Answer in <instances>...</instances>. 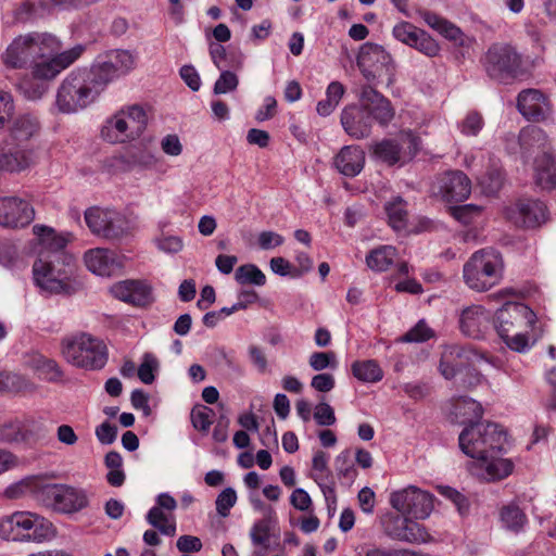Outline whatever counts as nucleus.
I'll return each instance as SVG.
<instances>
[{
    "label": "nucleus",
    "instance_id": "1",
    "mask_svg": "<svg viewBox=\"0 0 556 556\" xmlns=\"http://www.w3.org/2000/svg\"><path fill=\"white\" fill-rule=\"evenodd\" d=\"M33 231L37 240L34 248L37 258L33 264L35 285L48 294L73 293L74 257L65 251L73 236L45 225H35Z\"/></svg>",
    "mask_w": 556,
    "mask_h": 556
},
{
    "label": "nucleus",
    "instance_id": "2",
    "mask_svg": "<svg viewBox=\"0 0 556 556\" xmlns=\"http://www.w3.org/2000/svg\"><path fill=\"white\" fill-rule=\"evenodd\" d=\"M460 450L473 460L469 465L472 475L485 481L508 477L513 463L497 456L506 442L504 429L494 422L470 424L459 434Z\"/></svg>",
    "mask_w": 556,
    "mask_h": 556
},
{
    "label": "nucleus",
    "instance_id": "3",
    "mask_svg": "<svg viewBox=\"0 0 556 556\" xmlns=\"http://www.w3.org/2000/svg\"><path fill=\"white\" fill-rule=\"evenodd\" d=\"M536 316L523 303L506 302L495 314L494 326L506 345L518 353L528 352L541 338L534 327Z\"/></svg>",
    "mask_w": 556,
    "mask_h": 556
},
{
    "label": "nucleus",
    "instance_id": "4",
    "mask_svg": "<svg viewBox=\"0 0 556 556\" xmlns=\"http://www.w3.org/2000/svg\"><path fill=\"white\" fill-rule=\"evenodd\" d=\"M100 138L106 143L129 149V155L123 157L127 163H136L139 154V105L124 106L109 116L101 125Z\"/></svg>",
    "mask_w": 556,
    "mask_h": 556
},
{
    "label": "nucleus",
    "instance_id": "5",
    "mask_svg": "<svg viewBox=\"0 0 556 556\" xmlns=\"http://www.w3.org/2000/svg\"><path fill=\"white\" fill-rule=\"evenodd\" d=\"M504 262L494 249L475 252L464 264L463 278L466 286L477 292H485L503 279Z\"/></svg>",
    "mask_w": 556,
    "mask_h": 556
},
{
    "label": "nucleus",
    "instance_id": "6",
    "mask_svg": "<svg viewBox=\"0 0 556 556\" xmlns=\"http://www.w3.org/2000/svg\"><path fill=\"white\" fill-rule=\"evenodd\" d=\"M100 93V88L88 72H72L58 89L55 105L61 113H76L93 103Z\"/></svg>",
    "mask_w": 556,
    "mask_h": 556
},
{
    "label": "nucleus",
    "instance_id": "7",
    "mask_svg": "<svg viewBox=\"0 0 556 556\" xmlns=\"http://www.w3.org/2000/svg\"><path fill=\"white\" fill-rule=\"evenodd\" d=\"M61 354L68 364L87 370L101 369L108 361L104 342L85 332L64 338Z\"/></svg>",
    "mask_w": 556,
    "mask_h": 556
},
{
    "label": "nucleus",
    "instance_id": "8",
    "mask_svg": "<svg viewBox=\"0 0 556 556\" xmlns=\"http://www.w3.org/2000/svg\"><path fill=\"white\" fill-rule=\"evenodd\" d=\"M54 535L52 522L30 511H15L0 520V536L9 541L40 543Z\"/></svg>",
    "mask_w": 556,
    "mask_h": 556
},
{
    "label": "nucleus",
    "instance_id": "9",
    "mask_svg": "<svg viewBox=\"0 0 556 556\" xmlns=\"http://www.w3.org/2000/svg\"><path fill=\"white\" fill-rule=\"evenodd\" d=\"M36 498L43 506L60 514H75L89 506V494L81 488L48 483L37 488Z\"/></svg>",
    "mask_w": 556,
    "mask_h": 556
},
{
    "label": "nucleus",
    "instance_id": "10",
    "mask_svg": "<svg viewBox=\"0 0 556 556\" xmlns=\"http://www.w3.org/2000/svg\"><path fill=\"white\" fill-rule=\"evenodd\" d=\"M90 231L109 241H122L134 235V226L125 214L110 208L90 207L85 212Z\"/></svg>",
    "mask_w": 556,
    "mask_h": 556
},
{
    "label": "nucleus",
    "instance_id": "11",
    "mask_svg": "<svg viewBox=\"0 0 556 556\" xmlns=\"http://www.w3.org/2000/svg\"><path fill=\"white\" fill-rule=\"evenodd\" d=\"M390 504L402 515L414 519H427L434 507L433 495L414 485L391 493Z\"/></svg>",
    "mask_w": 556,
    "mask_h": 556
},
{
    "label": "nucleus",
    "instance_id": "12",
    "mask_svg": "<svg viewBox=\"0 0 556 556\" xmlns=\"http://www.w3.org/2000/svg\"><path fill=\"white\" fill-rule=\"evenodd\" d=\"M135 58L127 50L110 51L89 73L102 92L106 86L134 68Z\"/></svg>",
    "mask_w": 556,
    "mask_h": 556
},
{
    "label": "nucleus",
    "instance_id": "13",
    "mask_svg": "<svg viewBox=\"0 0 556 556\" xmlns=\"http://www.w3.org/2000/svg\"><path fill=\"white\" fill-rule=\"evenodd\" d=\"M84 52V47L77 45L68 50H61L51 55L42 56L34 61L29 66V73L35 78L50 81L54 79L62 71L72 65Z\"/></svg>",
    "mask_w": 556,
    "mask_h": 556
},
{
    "label": "nucleus",
    "instance_id": "14",
    "mask_svg": "<svg viewBox=\"0 0 556 556\" xmlns=\"http://www.w3.org/2000/svg\"><path fill=\"white\" fill-rule=\"evenodd\" d=\"M519 63V55L511 46L506 43L492 45L483 58V65L488 75L497 80L516 72Z\"/></svg>",
    "mask_w": 556,
    "mask_h": 556
},
{
    "label": "nucleus",
    "instance_id": "15",
    "mask_svg": "<svg viewBox=\"0 0 556 556\" xmlns=\"http://www.w3.org/2000/svg\"><path fill=\"white\" fill-rule=\"evenodd\" d=\"M358 104L374 123L386 126L394 117V109L389 99L370 85H364L358 92Z\"/></svg>",
    "mask_w": 556,
    "mask_h": 556
},
{
    "label": "nucleus",
    "instance_id": "16",
    "mask_svg": "<svg viewBox=\"0 0 556 556\" xmlns=\"http://www.w3.org/2000/svg\"><path fill=\"white\" fill-rule=\"evenodd\" d=\"M506 216L517 226L534 228L547 220L546 205L536 199H520L506 210Z\"/></svg>",
    "mask_w": 556,
    "mask_h": 556
},
{
    "label": "nucleus",
    "instance_id": "17",
    "mask_svg": "<svg viewBox=\"0 0 556 556\" xmlns=\"http://www.w3.org/2000/svg\"><path fill=\"white\" fill-rule=\"evenodd\" d=\"M386 534L397 541L407 543H426L430 535L426 528L409 516H391L384 521Z\"/></svg>",
    "mask_w": 556,
    "mask_h": 556
},
{
    "label": "nucleus",
    "instance_id": "18",
    "mask_svg": "<svg viewBox=\"0 0 556 556\" xmlns=\"http://www.w3.org/2000/svg\"><path fill=\"white\" fill-rule=\"evenodd\" d=\"M391 65V55L376 43H365L357 55V66L368 83L374 81L383 71L389 72Z\"/></svg>",
    "mask_w": 556,
    "mask_h": 556
},
{
    "label": "nucleus",
    "instance_id": "19",
    "mask_svg": "<svg viewBox=\"0 0 556 556\" xmlns=\"http://www.w3.org/2000/svg\"><path fill=\"white\" fill-rule=\"evenodd\" d=\"M34 162V150L29 144H21L5 138L0 143V170L20 173Z\"/></svg>",
    "mask_w": 556,
    "mask_h": 556
},
{
    "label": "nucleus",
    "instance_id": "20",
    "mask_svg": "<svg viewBox=\"0 0 556 556\" xmlns=\"http://www.w3.org/2000/svg\"><path fill=\"white\" fill-rule=\"evenodd\" d=\"M35 217L33 206L18 197L0 198V226L22 228L29 225Z\"/></svg>",
    "mask_w": 556,
    "mask_h": 556
},
{
    "label": "nucleus",
    "instance_id": "21",
    "mask_svg": "<svg viewBox=\"0 0 556 556\" xmlns=\"http://www.w3.org/2000/svg\"><path fill=\"white\" fill-rule=\"evenodd\" d=\"M392 34L399 41L415 48L428 56H435L440 51V46L428 33L408 22L396 24L393 27Z\"/></svg>",
    "mask_w": 556,
    "mask_h": 556
},
{
    "label": "nucleus",
    "instance_id": "22",
    "mask_svg": "<svg viewBox=\"0 0 556 556\" xmlns=\"http://www.w3.org/2000/svg\"><path fill=\"white\" fill-rule=\"evenodd\" d=\"M519 113L532 122H541L552 114V105L548 98L538 89H525L517 97Z\"/></svg>",
    "mask_w": 556,
    "mask_h": 556
},
{
    "label": "nucleus",
    "instance_id": "23",
    "mask_svg": "<svg viewBox=\"0 0 556 556\" xmlns=\"http://www.w3.org/2000/svg\"><path fill=\"white\" fill-rule=\"evenodd\" d=\"M84 262L89 271L101 277H111L123 267L119 256L105 248L89 249L84 254Z\"/></svg>",
    "mask_w": 556,
    "mask_h": 556
},
{
    "label": "nucleus",
    "instance_id": "24",
    "mask_svg": "<svg viewBox=\"0 0 556 556\" xmlns=\"http://www.w3.org/2000/svg\"><path fill=\"white\" fill-rule=\"evenodd\" d=\"M471 191V181L460 170L443 174L438 180V192L446 201L460 202L466 200Z\"/></svg>",
    "mask_w": 556,
    "mask_h": 556
},
{
    "label": "nucleus",
    "instance_id": "25",
    "mask_svg": "<svg viewBox=\"0 0 556 556\" xmlns=\"http://www.w3.org/2000/svg\"><path fill=\"white\" fill-rule=\"evenodd\" d=\"M277 518L273 509L260 520H256L250 529V539L254 546L253 556H264L270 549L271 539L276 538Z\"/></svg>",
    "mask_w": 556,
    "mask_h": 556
},
{
    "label": "nucleus",
    "instance_id": "26",
    "mask_svg": "<svg viewBox=\"0 0 556 556\" xmlns=\"http://www.w3.org/2000/svg\"><path fill=\"white\" fill-rule=\"evenodd\" d=\"M341 125L351 138L359 140L369 137L372 122L359 104H350L342 110Z\"/></svg>",
    "mask_w": 556,
    "mask_h": 556
},
{
    "label": "nucleus",
    "instance_id": "27",
    "mask_svg": "<svg viewBox=\"0 0 556 556\" xmlns=\"http://www.w3.org/2000/svg\"><path fill=\"white\" fill-rule=\"evenodd\" d=\"M490 318L489 312L481 305L466 307L459 318L460 330L470 338H481L490 327Z\"/></svg>",
    "mask_w": 556,
    "mask_h": 556
},
{
    "label": "nucleus",
    "instance_id": "28",
    "mask_svg": "<svg viewBox=\"0 0 556 556\" xmlns=\"http://www.w3.org/2000/svg\"><path fill=\"white\" fill-rule=\"evenodd\" d=\"M38 431L33 420H9L0 426V443H30L38 439Z\"/></svg>",
    "mask_w": 556,
    "mask_h": 556
},
{
    "label": "nucleus",
    "instance_id": "29",
    "mask_svg": "<svg viewBox=\"0 0 556 556\" xmlns=\"http://www.w3.org/2000/svg\"><path fill=\"white\" fill-rule=\"evenodd\" d=\"M365 152L358 146H345L333 157L334 168L345 177H355L364 168Z\"/></svg>",
    "mask_w": 556,
    "mask_h": 556
},
{
    "label": "nucleus",
    "instance_id": "30",
    "mask_svg": "<svg viewBox=\"0 0 556 556\" xmlns=\"http://www.w3.org/2000/svg\"><path fill=\"white\" fill-rule=\"evenodd\" d=\"M27 39L30 64L42 56L59 52L62 48L61 41L50 33H27Z\"/></svg>",
    "mask_w": 556,
    "mask_h": 556
},
{
    "label": "nucleus",
    "instance_id": "31",
    "mask_svg": "<svg viewBox=\"0 0 556 556\" xmlns=\"http://www.w3.org/2000/svg\"><path fill=\"white\" fill-rule=\"evenodd\" d=\"M414 144V138L409 135L401 136L395 139H384L372 146V152L376 157L389 165H393L402 160L403 151L406 146L410 148Z\"/></svg>",
    "mask_w": 556,
    "mask_h": 556
},
{
    "label": "nucleus",
    "instance_id": "32",
    "mask_svg": "<svg viewBox=\"0 0 556 556\" xmlns=\"http://www.w3.org/2000/svg\"><path fill=\"white\" fill-rule=\"evenodd\" d=\"M533 178L535 185L542 190L556 188V160L551 154L543 152L535 157Z\"/></svg>",
    "mask_w": 556,
    "mask_h": 556
},
{
    "label": "nucleus",
    "instance_id": "33",
    "mask_svg": "<svg viewBox=\"0 0 556 556\" xmlns=\"http://www.w3.org/2000/svg\"><path fill=\"white\" fill-rule=\"evenodd\" d=\"M27 43V34L15 37L1 55L3 64L9 68L28 67L30 61Z\"/></svg>",
    "mask_w": 556,
    "mask_h": 556
},
{
    "label": "nucleus",
    "instance_id": "34",
    "mask_svg": "<svg viewBox=\"0 0 556 556\" xmlns=\"http://www.w3.org/2000/svg\"><path fill=\"white\" fill-rule=\"evenodd\" d=\"M464 353V349L457 345H450L444 349L439 370L445 379L457 378L465 371L467 367L463 359Z\"/></svg>",
    "mask_w": 556,
    "mask_h": 556
},
{
    "label": "nucleus",
    "instance_id": "35",
    "mask_svg": "<svg viewBox=\"0 0 556 556\" xmlns=\"http://www.w3.org/2000/svg\"><path fill=\"white\" fill-rule=\"evenodd\" d=\"M38 128L39 124L35 116L22 114L14 121L7 138L21 144H29V139L38 131Z\"/></svg>",
    "mask_w": 556,
    "mask_h": 556
},
{
    "label": "nucleus",
    "instance_id": "36",
    "mask_svg": "<svg viewBox=\"0 0 556 556\" xmlns=\"http://www.w3.org/2000/svg\"><path fill=\"white\" fill-rule=\"evenodd\" d=\"M351 370L357 380L366 383H375L383 378V370L375 359L355 361Z\"/></svg>",
    "mask_w": 556,
    "mask_h": 556
},
{
    "label": "nucleus",
    "instance_id": "37",
    "mask_svg": "<svg viewBox=\"0 0 556 556\" xmlns=\"http://www.w3.org/2000/svg\"><path fill=\"white\" fill-rule=\"evenodd\" d=\"M147 521L156 528L161 534L174 536L176 534V521L170 513L153 506L147 514Z\"/></svg>",
    "mask_w": 556,
    "mask_h": 556
},
{
    "label": "nucleus",
    "instance_id": "38",
    "mask_svg": "<svg viewBox=\"0 0 556 556\" xmlns=\"http://www.w3.org/2000/svg\"><path fill=\"white\" fill-rule=\"evenodd\" d=\"M395 256V248L381 245L369 252L366 256V263L367 266L375 271H384L393 264Z\"/></svg>",
    "mask_w": 556,
    "mask_h": 556
},
{
    "label": "nucleus",
    "instance_id": "39",
    "mask_svg": "<svg viewBox=\"0 0 556 556\" xmlns=\"http://www.w3.org/2000/svg\"><path fill=\"white\" fill-rule=\"evenodd\" d=\"M451 414L457 421L463 424L473 418H480L482 415V407L477 401L460 396L454 401Z\"/></svg>",
    "mask_w": 556,
    "mask_h": 556
},
{
    "label": "nucleus",
    "instance_id": "40",
    "mask_svg": "<svg viewBox=\"0 0 556 556\" xmlns=\"http://www.w3.org/2000/svg\"><path fill=\"white\" fill-rule=\"evenodd\" d=\"M112 295L129 305L137 306L139 303V281L126 279L115 282L110 289Z\"/></svg>",
    "mask_w": 556,
    "mask_h": 556
},
{
    "label": "nucleus",
    "instance_id": "41",
    "mask_svg": "<svg viewBox=\"0 0 556 556\" xmlns=\"http://www.w3.org/2000/svg\"><path fill=\"white\" fill-rule=\"evenodd\" d=\"M422 18L429 27L433 28L450 40L456 41L460 39L463 35L462 30L457 26L435 13L426 11L422 13Z\"/></svg>",
    "mask_w": 556,
    "mask_h": 556
},
{
    "label": "nucleus",
    "instance_id": "42",
    "mask_svg": "<svg viewBox=\"0 0 556 556\" xmlns=\"http://www.w3.org/2000/svg\"><path fill=\"white\" fill-rule=\"evenodd\" d=\"M21 93L28 100H38L49 89V81L35 78L31 73L25 74L17 85Z\"/></svg>",
    "mask_w": 556,
    "mask_h": 556
},
{
    "label": "nucleus",
    "instance_id": "43",
    "mask_svg": "<svg viewBox=\"0 0 556 556\" xmlns=\"http://www.w3.org/2000/svg\"><path fill=\"white\" fill-rule=\"evenodd\" d=\"M386 212L390 226L396 230H403L407 225L406 204L402 198L397 197L386 203Z\"/></svg>",
    "mask_w": 556,
    "mask_h": 556
},
{
    "label": "nucleus",
    "instance_id": "44",
    "mask_svg": "<svg viewBox=\"0 0 556 556\" xmlns=\"http://www.w3.org/2000/svg\"><path fill=\"white\" fill-rule=\"evenodd\" d=\"M519 142L525 151L544 150L547 146V138L542 129L529 127L521 130Z\"/></svg>",
    "mask_w": 556,
    "mask_h": 556
},
{
    "label": "nucleus",
    "instance_id": "45",
    "mask_svg": "<svg viewBox=\"0 0 556 556\" xmlns=\"http://www.w3.org/2000/svg\"><path fill=\"white\" fill-rule=\"evenodd\" d=\"M235 279L240 285H254L261 287L266 283V276L264 273L253 264L239 266L236 269Z\"/></svg>",
    "mask_w": 556,
    "mask_h": 556
},
{
    "label": "nucleus",
    "instance_id": "46",
    "mask_svg": "<svg viewBox=\"0 0 556 556\" xmlns=\"http://www.w3.org/2000/svg\"><path fill=\"white\" fill-rule=\"evenodd\" d=\"M503 526L511 531H519L527 522L525 513L517 505H507L501 510Z\"/></svg>",
    "mask_w": 556,
    "mask_h": 556
},
{
    "label": "nucleus",
    "instance_id": "47",
    "mask_svg": "<svg viewBox=\"0 0 556 556\" xmlns=\"http://www.w3.org/2000/svg\"><path fill=\"white\" fill-rule=\"evenodd\" d=\"M154 244L161 252L166 254H177L182 251L185 247L181 237L164 233L154 239Z\"/></svg>",
    "mask_w": 556,
    "mask_h": 556
},
{
    "label": "nucleus",
    "instance_id": "48",
    "mask_svg": "<svg viewBox=\"0 0 556 556\" xmlns=\"http://www.w3.org/2000/svg\"><path fill=\"white\" fill-rule=\"evenodd\" d=\"M237 503V492L232 488L224 489L216 497V511L220 517H228L230 509Z\"/></svg>",
    "mask_w": 556,
    "mask_h": 556
},
{
    "label": "nucleus",
    "instance_id": "49",
    "mask_svg": "<svg viewBox=\"0 0 556 556\" xmlns=\"http://www.w3.org/2000/svg\"><path fill=\"white\" fill-rule=\"evenodd\" d=\"M308 365L315 371H321L327 368H336L338 365L333 352H314L308 357Z\"/></svg>",
    "mask_w": 556,
    "mask_h": 556
},
{
    "label": "nucleus",
    "instance_id": "50",
    "mask_svg": "<svg viewBox=\"0 0 556 556\" xmlns=\"http://www.w3.org/2000/svg\"><path fill=\"white\" fill-rule=\"evenodd\" d=\"M160 371V362L155 355L146 353L141 359V382L150 384Z\"/></svg>",
    "mask_w": 556,
    "mask_h": 556
},
{
    "label": "nucleus",
    "instance_id": "51",
    "mask_svg": "<svg viewBox=\"0 0 556 556\" xmlns=\"http://www.w3.org/2000/svg\"><path fill=\"white\" fill-rule=\"evenodd\" d=\"M313 480L318 484L323 492L329 515H333L337 509V495L334 482H325L320 475H314Z\"/></svg>",
    "mask_w": 556,
    "mask_h": 556
},
{
    "label": "nucleus",
    "instance_id": "52",
    "mask_svg": "<svg viewBox=\"0 0 556 556\" xmlns=\"http://www.w3.org/2000/svg\"><path fill=\"white\" fill-rule=\"evenodd\" d=\"M334 467L338 476L353 480L356 476L351 452L345 450L341 452L334 459Z\"/></svg>",
    "mask_w": 556,
    "mask_h": 556
},
{
    "label": "nucleus",
    "instance_id": "53",
    "mask_svg": "<svg viewBox=\"0 0 556 556\" xmlns=\"http://www.w3.org/2000/svg\"><path fill=\"white\" fill-rule=\"evenodd\" d=\"M239 84L238 77L235 73L223 71L215 81L214 93L224 94L237 89Z\"/></svg>",
    "mask_w": 556,
    "mask_h": 556
},
{
    "label": "nucleus",
    "instance_id": "54",
    "mask_svg": "<svg viewBox=\"0 0 556 556\" xmlns=\"http://www.w3.org/2000/svg\"><path fill=\"white\" fill-rule=\"evenodd\" d=\"M328 460H329L328 454H326L323 451H317L314 454L313 459H312L313 472H312L311 477L313 478L314 475H320L325 482L329 483L330 481H332L330 479V472L328 469Z\"/></svg>",
    "mask_w": 556,
    "mask_h": 556
},
{
    "label": "nucleus",
    "instance_id": "55",
    "mask_svg": "<svg viewBox=\"0 0 556 556\" xmlns=\"http://www.w3.org/2000/svg\"><path fill=\"white\" fill-rule=\"evenodd\" d=\"M483 127L482 116L477 112H470L459 124L462 134L466 136H477Z\"/></svg>",
    "mask_w": 556,
    "mask_h": 556
},
{
    "label": "nucleus",
    "instance_id": "56",
    "mask_svg": "<svg viewBox=\"0 0 556 556\" xmlns=\"http://www.w3.org/2000/svg\"><path fill=\"white\" fill-rule=\"evenodd\" d=\"M433 331L422 320L407 331L401 339L403 342H424L432 338Z\"/></svg>",
    "mask_w": 556,
    "mask_h": 556
},
{
    "label": "nucleus",
    "instance_id": "57",
    "mask_svg": "<svg viewBox=\"0 0 556 556\" xmlns=\"http://www.w3.org/2000/svg\"><path fill=\"white\" fill-rule=\"evenodd\" d=\"M14 100L9 91L0 90V127H3L13 116Z\"/></svg>",
    "mask_w": 556,
    "mask_h": 556
},
{
    "label": "nucleus",
    "instance_id": "58",
    "mask_svg": "<svg viewBox=\"0 0 556 556\" xmlns=\"http://www.w3.org/2000/svg\"><path fill=\"white\" fill-rule=\"evenodd\" d=\"M482 211L481 206L475 204L460 205L453 208V216L460 223L470 224L473 218L480 216Z\"/></svg>",
    "mask_w": 556,
    "mask_h": 556
},
{
    "label": "nucleus",
    "instance_id": "59",
    "mask_svg": "<svg viewBox=\"0 0 556 556\" xmlns=\"http://www.w3.org/2000/svg\"><path fill=\"white\" fill-rule=\"evenodd\" d=\"M160 146L162 151L168 156H179L184 150L182 143L176 134L164 136Z\"/></svg>",
    "mask_w": 556,
    "mask_h": 556
},
{
    "label": "nucleus",
    "instance_id": "60",
    "mask_svg": "<svg viewBox=\"0 0 556 556\" xmlns=\"http://www.w3.org/2000/svg\"><path fill=\"white\" fill-rule=\"evenodd\" d=\"M314 419L319 426H331L336 422L333 408L326 402L316 405Z\"/></svg>",
    "mask_w": 556,
    "mask_h": 556
},
{
    "label": "nucleus",
    "instance_id": "61",
    "mask_svg": "<svg viewBox=\"0 0 556 556\" xmlns=\"http://www.w3.org/2000/svg\"><path fill=\"white\" fill-rule=\"evenodd\" d=\"M211 414L212 410L205 406L192 409L191 421L193 427L200 431H207L212 424Z\"/></svg>",
    "mask_w": 556,
    "mask_h": 556
},
{
    "label": "nucleus",
    "instance_id": "62",
    "mask_svg": "<svg viewBox=\"0 0 556 556\" xmlns=\"http://www.w3.org/2000/svg\"><path fill=\"white\" fill-rule=\"evenodd\" d=\"M96 437L104 445L112 444L117 437V428L105 421L96 428Z\"/></svg>",
    "mask_w": 556,
    "mask_h": 556
},
{
    "label": "nucleus",
    "instance_id": "63",
    "mask_svg": "<svg viewBox=\"0 0 556 556\" xmlns=\"http://www.w3.org/2000/svg\"><path fill=\"white\" fill-rule=\"evenodd\" d=\"M290 503L295 509L306 511L312 506V498L304 489L298 488L291 493Z\"/></svg>",
    "mask_w": 556,
    "mask_h": 556
},
{
    "label": "nucleus",
    "instance_id": "64",
    "mask_svg": "<svg viewBox=\"0 0 556 556\" xmlns=\"http://www.w3.org/2000/svg\"><path fill=\"white\" fill-rule=\"evenodd\" d=\"M176 547L184 554L199 552L202 548V542L198 536L186 534L178 538Z\"/></svg>",
    "mask_w": 556,
    "mask_h": 556
}]
</instances>
